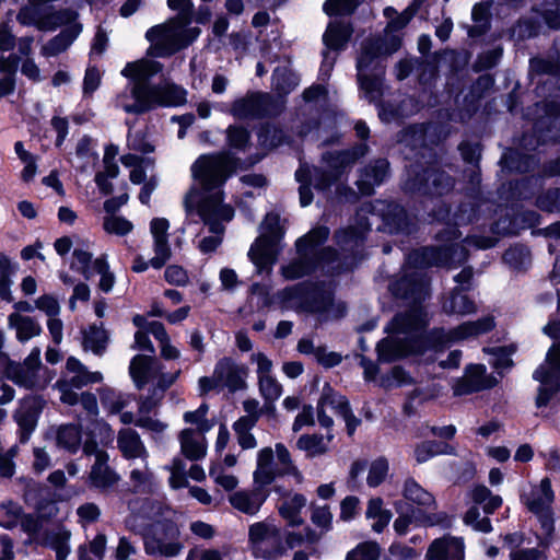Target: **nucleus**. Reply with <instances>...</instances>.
Masks as SVG:
<instances>
[{
	"instance_id": "1",
	"label": "nucleus",
	"mask_w": 560,
	"mask_h": 560,
	"mask_svg": "<svg viewBox=\"0 0 560 560\" xmlns=\"http://www.w3.org/2000/svg\"><path fill=\"white\" fill-rule=\"evenodd\" d=\"M429 314L423 305L410 306L397 313L386 330L390 335L377 343L381 360L393 362L409 355H422L428 351H442L447 340L444 328L429 326Z\"/></svg>"
},
{
	"instance_id": "2",
	"label": "nucleus",
	"mask_w": 560,
	"mask_h": 560,
	"mask_svg": "<svg viewBox=\"0 0 560 560\" xmlns=\"http://www.w3.org/2000/svg\"><path fill=\"white\" fill-rule=\"evenodd\" d=\"M401 40L397 35L368 37L362 40L357 57V80L365 98L375 103L381 100L385 74L384 59L399 49Z\"/></svg>"
},
{
	"instance_id": "3",
	"label": "nucleus",
	"mask_w": 560,
	"mask_h": 560,
	"mask_svg": "<svg viewBox=\"0 0 560 560\" xmlns=\"http://www.w3.org/2000/svg\"><path fill=\"white\" fill-rule=\"evenodd\" d=\"M282 299L288 307L316 314L320 322L341 318L346 313L343 304L334 303V292L324 282H302L285 288Z\"/></svg>"
},
{
	"instance_id": "4",
	"label": "nucleus",
	"mask_w": 560,
	"mask_h": 560,
	"mask_svg": "<svg viewBox=\"0 0 560 560\" xmlns=\"http://www.w3.org/2000/svg\"><path fill=\"white\" fill-rule=\"evenodd\" d=\"M241 160L230 151L200 155L191 165V175L203 190L221 187L240 166Z\"/></svg>"
},
{
	"instance_id": "5",
	"label": "nucleus",
	"mask_w": 560,
	"mask_h": 560,
	"mask_svg": "<svg viewBox=\"0 0 560 560\" xmlns=\"http://www.w3.org/2000/svg\"><path fill=\"white\" fill-rule=\"evenodd\" d=\"M198 214L205 224L209 226V231L214 234L203 237L199 243V249L205 253H212L222 242V235L225 231L223 222L233 219L234 209L223 203L222 191H217L206 196L198 205Z\"/></svg>"
},
{
	"instance_id": "6",
	"label": "nucleus",
	"mask_w": 560,
	"mask_h": 560,
	"mask_svg": "<svg viewBox=\"0 0 560 560\" xmlns=\"http://www.w3.org/2000/svg\"><path fill=\"white\" fill-rule=\"evenodd\" d=\"M162 63L142 59L129 62L121 71L122 75L133 81L131 95L140 101L147 112L160 106V84H150V79L162 70Z\"/></svg>"
},
{
	"instance_id": "7",
	"label": "nucleus",
	"mask_w": 560,
	"mask_h": 560,
	"mask_svg": "<svg viewBox=\"0 0 560 560\" xmlns=\"http://www.w3.org/2000/svg\"><path fill=\"white\" fill-rule=\"evenodd\" d=\"M283 108V103L269 93L249 92L231 104L230 113L237 119H261L278 116Z\"/></svg>"
},
{
	"instance_id": "8",
	"label": "nucleus",
	"mask_w": 560,
	"mask_h": 560,
	"mask_svg": "<svg viewBox=\"0 0 560 560\" xmlns=\"http://www.w3.org/2000/svg\"><path fill=\"white\" fill-rule=\"evenodd\" d=\"M467 248L462 244L425 246L408 254V262L416 268L456 266L465 262Z\"/></svg>"
},
{
	"instance_id": "9",
	"label": "nucleus",
	"mask_w": 560,
	"mask_h": 560,
	"mask_svg": "<svg viewBox=\"0 0 560 560\" xmlns=\"http://www.w3.org/2000/svg\"><path fill=\"white\" fill-rule=\"evenodd\" d=\"M253 555L265 560H276L287 552L281 530L273 524L258 522L249 527Z\"/></svg>"
},
{
	"instance_id": "10",
	"label": "nucleus",
	"mask_w": 560,
	"mask_h": 560,
	"mask_svg": "<svg viewBox=\"0 0 560 560\" xmlns=\"http://www.w3.org/2000/svg\"><path fill=\"white\" fill-rule=\"evenodd\" d=\"M182 25L175 20L151 27L147 34V39L151 43L148 55L152 57H168L178 50L187 47V42L183 39Z\"/></svg>"
},
{
	"instance_id": "11",
	"label": "nucleus",
	"mask_w": 560,
	"mask_h": 560,
	"mask_svg": "<svg viewBox=\"0 0 560 560\" xmlns=\"http://www.w3.org/2000/svg\"><path fill=\"white\" fill-rule=\"evenodd\" d=\"M179 534L177 525L172 521L155 523L143 537L145 552L164 557L177 556L183 549L178 541Z\"/></svg>"
},
{
	"instance_id": "12",
	"label": "nucleus",
	"mask_w": 560,
	"mask_h": 560,
	"mask_svg": "<svg viewBox=\"0 0 560 560\" xmlns=\"http://www.w3.org/2000/svg\"><path fill=\"white\" fill-rule=\"evenodd\" d=\"M533 377L540 383L536 406L545 407L560 390V345L549 349L546 362L534 372Z\"/></svg>"
},
{
	"instance_id": "13",
	"label": "nucleus",
	"mask_w": 560,
	"mask_h": 560,
	"mask_svg": "<svg viewBox=\"0 0 560 560\" xmlns=\"http://www.w3.org/2000/svg\"><path fill=\"white\" fill-rule=\"evenodd\" d=\"M405 275L389 285L392 293L399 299L411 303V306L422 305L429 296V279L422 271L424 268H416L406 260Z\"/></svg>"
},
{
	"instance_id": "14",
	"label": "nucleus",
	"mask_w": 560,
	"mask_h": 560,
	"mask_svg": "<svg viewBox=\"0 0 560 560\" xmlns=\"http://www.w3.org/2000/svg\"><path fill=\"white\" fill-rule=\"evenodd\" d=\"M405 275L389 285L392 293L399 299L411 303V306L422 305L429 296V279L422 271L424 268H416L406 260Z\"/></svg>"
},
{
	"instance_id": "15",
	"label": "nucleus",
	"mask_w": 560,
	"mask_h": 560,
	"mask_svg": "<svg viewBox=\"0 0 560 560\" xmlns=\"http://www.w3.org/2000/svg\"><path fill=\"white\" fill-rule=\"evenodd\" d=\"M471 500L476 504L464 516V522L481 533L491 532V523L488 516L480 517V505L486 514H492L502 505V498L493 494L486 486H476L471 491Z\"/></svg>"
},
{
	"instance_id": "16",
	"label": "nucleus",
	"mask_w": 560,
	"mask_h": 560,
	"mask_svg": "<svg viewBox=\"0 0 560 560\" xmlns=\"http://www.w3.org/2000/svg\"><path fill=\"white\" fill-rule=\"evenodd\" d=\"M454 186L453 178L436 168H427L422 173H416L405 182V189L410 192H417L429 196H442Z\"/></svg>"
},
{
	"instance_id": "17",
	"label": "nucleus",
	"mask_w": 560,
	"mask_h": 560,
	"mask_svg": "<svg viewBox=\"0 0 560 560\" xmlns=\"http://www.w3.org/2000/svg\"><path fill=\"white\" fill-rule=\"evenodd\" d=\"M553 501L555 493L551 489L549 478H544L539 486L534 488L530 494L525 499V505L538 517L547 535H551L555 529L553 512L551 508Z\"/></svg>"
},
{
	"instance_id": "18",
	"label": "nucleus",
	"mask_w": 560,
	"mask_h": 560,
	"mask_svg": "<svg viewBox=\"0 0 560 560\" xmlns=\"http://www.w3.org/2000/svg\"><path fill=\"white\" fill-rule=\"evenodd\" d=\"M268 224V233L259 236L249 249L252 261L259 268L271 265L277 255V243L281 237V231L278 226L279 217L277 214H268L266 217Z\"/></svg>"
},
{
	"instance_id": "19",
	"label": "nucleus",
	"mask_w": 560,
	"mask_h": 560,
	"mask_svg": "<svg viewBox=\"0 0 560 560\" xmlns=\"http://www.w3.org/2000/svg\"><path fill=\"white\" fill-rule=\"evenodd\" d=\"M46 406V400L39 395H28L19 401L14 419L20 428V440L25 442L35 430L39 415Z\"/></svg>"
},
{
	"instance_id": "20",
	"label": "nucleus",
	"mask_w": 560,
	"mask_h": 560,
	"mask_svg": "<svg viewBox=\"0 0 560 560\" xmlns=\"http://www.w3.org/2000/svg\"><path fill=\"white\" fill-rule=\"evenodd\" d=\"M370 230L366 218H361L357 225L348 226L335 232V240L345 255V259L351 257L355 262L361 259L366 232Z\"/></svg>"
},
{
	"instance_id": "21",
	"label": "nucleus",
	"mask_w": 560,
	"mask_h": 560,
	"mask_svg": "<svg viewBox=\"0 0 560 560\" xmlns=\"http://www.w3.org/2000/svg\"><path fill=\"white\" fill-rule=\"evenodd\" d=\"M108 454H101L91 466L86 485L102 495H108L118 488L120 476L108 465Z\"/></svg>"
},
{
	"instance_id": "22",
	"label": "nucleus",
	"mask_w": 560,
	"mask_h": 560,
	"mask_svg": "<svg viewBox=\"0 0 560 560\" xmlns=\"http://www.w3.org/2000/svg\"><path fill=\"white\" fill-rule=\"evenodd\" d=\"M497 380L487 374L482 364H471L466 368L463 377L458 378L453 387L454 395L462 396L493 387Z\"/></svg>"
},
{
	"instance_id": "23",
	"label": "nucleus",
	"mask_w": 560,
	"mask_h": 560,
	"mask_svg": "<svg viewBox=\"0 0 560 560\" xmlns=\"http://www.w3.org/2000/svg\"><path fill=\"white\" fill-rule=\"evenodd\" d=\"M368 153L369 145L366 143H357L347 150L327 151L323 153L322 160L327 164L328 170L340 178L343 173Z\"/></svg>"
},
{
	"instance_id": "24",
	"label": "nucleus",
	"mask_w": 560,
	"mask_h": 560,
	"mask_svg": "<svg viewBox=\"0 0 560 560\" xmlns=\"http://www.w3.org/2000/svg\"><path fill=\"white\" fill-rule=\"evenodd\" d=\"M220 386L228 387L231 393L243 390L247 387L246 377L248 369L237 364L231 358H222L214 368Z\"/></svg>"
},
{
	"instance_id": "25",
	"label": "nucleus",
	"mask_w": 560,
	"mask_h": 560,
	"mask_svg": "<svg viewBox=\"0 0 560 560\" xmlns=\"http://www.w3.org/2000/svg\"><path fill=\"white\" fill-rule=\"evenodd\" d=\"M168 226V221L164 218H155L150 224V230L154 238L155 253V256L150 259V266L155 269L162 268L172 256V250L167 240Z\"/></svg>"
},
{
	"instance_id": "26",
	"label": "nucleus",
	"mask_w": 560,
	"mask_h": 560,
	"mask_svg": "<svg viewBox=\"0 0 560 560\" xmlns=\"http://www.w3.org/2000/svg\"><path fill=\"white\" fill-rule=\"evenodd\" d=\"M389 163L385 159H377L370 162L360 170V177L357 180L359 191L364 196H371L374 187L381 185L388 176Z\"/></svg>"
},
{
	"instance_id": "27",
	"label": "nucleus",
	"mask_w": 560,
	"mask_h": 560,
	"mask_svg": "<svg viewBox=\"0 0 560 560\" xmlns=\"http://www.w3.org/2000/svg\"><path fill=\"white\" fill-rule=\"evenodd\" d=\"M427 560H464V544L462 539L443 536L434 539L428 548Z\"/></svg>"
},
{
	"instance_id": "28",
	"label": "nucleus",
	"mask_w": 560,
	"mask_h": 560,
	"mask_svg": "<svg viewBox=\"0 0 560 560\" xmlns=\"http://www.w3.org/2000/svg\"><path fill=\"white\" fill-rule=\"evenodd\" d=\"M303 241H296L298 257L281 268L282 275L288 280H295L312 273L316 269L315 253L302 247Z\"/></svg>"
},
{
	"instance_id": "29",
	"label": "nucleus",
	"mask_w": 560,
	"mask_h": 560,
	"mask_svg": "<svg viewBox=\"0 0 560 560\" xmlns=\"http://www.w3.org/2000/svg\"><path fill=\"white\" fill-rule=\"evenodd\" d=\"M117 446L122 456L127 459L139 458L145 460L149 456L139 433L130 428L119 430Z\"/></svg>"
},
{
	"instance_id": "30",
	"label": "nucleus",
	"mask_w": 560,
	"mask_h": 560,
	"mask_svg": "<svg viewBox=\"0 0 560 560\" xmlns=\"http://www.w3.org/2000/svg\"><path fill=\"white\" fill-rule=\"evenodd\" d=\"M266 499L267 494L259 487L252 491H236L229 498L234 509L248 515L256 514Z\"/></svg>"
},
{
	"instance_id": "31",
	"label": "nucleus",
	"mask_w": 560,
	"mask_h": 560,
	"mask_svg": "<svg viewBox=\"0 0 560 560\" xmlns=\"http://www.w3.org/2000/svg\"><path fill=\"white\" fill-rule=\"evenodd\" d=\"M352 33L353 28L350 23L332 21L328 24L323 40L327 48L340 50L347 45Z\"/></svg>"
},
{
	"instance_id": "32",
	"label": "nucleus",
	"mask_w": 560,
	"mask_h": 560,
	"mask_svg": "<svg viewBox=\"0 0 560 560\" xmlns=\"http://www.w3.org/2000/svg\"><path fill=\"white\" fill-rule=\"evenodd\" d=\"M81 30V24H71L67 26L42 47V55L45 57H52L65 51L77 38Z\"/></svg>"
},
{
	"instance_id": "33",
	"label": "nucleus",
	"mask_w": 560,
	"mask_h": 560,
	"mask_svg": "<svg viewBox=\"0 0 560 560\" xmlns=\"http://www.w3.org/2000/svg\"><path fill=\"white\" fill-rule=\"evenodd\" d=\"M306 505V498L303 494L295 493L282 500L278 506L280 516L287 521L291 527L301 526L304 523L301 511Z\"/></svg>"
},
{
	"instance_id": "34",
	"label": "nucleus",
	"mask_w": 560,
	"mask_h": 560,
	"mask_svg": "<svg viewBox=\"0 0 560 560\" xmlns=\"http://www.w3.org/2000/svg\"><path fill=\"white\" fill-rule=\"evenodd\" d=\"M4 374L8 380L26 389H33L39 385L38 373L19 362L9 361Z\"/></svg>"
},
{
	"instance_id": "35",
	"label": "nucleus",
	"mask_w": 560,
	"mask_h": 560,
	"mask_svg": "<svg viewBox=\"0 0 560 560\" xmlns=\"http://www.w3.org/2000/svg\"><path fill=\"white\" fill-rule=\"evenodd\" d=\"M82 424L67 423L61 424L56 429V444L58 447L66 450L69 453H75L82 439Z\"/></svg>"
},
{
	"instance_id": "36",
	"label": "nucleus",
	"mask_w": 560,
	"mask_h": 560,
	"mask_svg": "<svg viewBox=\"0 0 560 560\" xmlns=\"http://www.w3.org/2000/svg\"><path fill=\"white\" fill-rule=\"evenodd\" d=\"M155 359L152 355H136L130 363V375L138 389H142L153 376Z\"/></svg>"
},
{
	"instance_id": "37",
	"label": "nucleus",
	"mask_w": 560,
	"mask_h": 560,
	"mask_svg": "<svg viewBox=\"0 0 560 560\" xmlns=\"http://www.w3.org/2000/svg\"><path fill=\"white\" fill-rule=\"evenodd\" d=\"M459 54L454 50H444L442 52H434L429 58H420L415 62L419 69V81L421 83H428L432 79L436 77L438 73V59L440 57L447 58L450 60L456 61L459 58Z\"/></svg>"
},
{
	"instance_id": "38",
	"label": "nucleus",
	"mask_w": 560,
	"mask_h": 560,
	"mask_svg": "<svg viewBox=\"0 0 560 560\" xmlns=\"http://www.w3.org/2000/svg\"><path fill=\"white\" fill-rule=\"evenodd\" d=\"M9 326L16 330V338L20 341H26L42 331L39 324L30 316H23L19 313H12L8 318Z\"/></svg>"
},
{
	"instance_id": "39",
	"label": "nucleus",
	"mask_w": 560,
	"mask_h": 560,
	"mask_svg": "<svg viewBox=\"0 0 560 560\" xmlns=\"http://www.w3.org/2000/svg\"><path fill=\"white\" fill-rule=\"evenodd\" d=\"M192 429H184L179 433L182 454L189 460H198L206 456L207 446L202 441L194 438Z\"/></svg>"
},
{
	"instance_id": "40",
	"label": "nucleus",
	"mask_w": 560,
	"mask_h": 560,
	"mask_svg": "<svg viewBox=\"0 0 560 560\" xmlns=\"http://www.w3.org/2000/svg\"><path fill=\"white\" fill-rule=\"evenodd\" d=\"M341 395L337 394L329 384L323 387L322 396L317 404V419L322 427L330 428L334 423L332 419L326 415V406H330L338 412V401Z\"/></svg>"
},
{
	"instance_id": "41",
	"label": "nucleus",
	"mask_w": 560,
	"mask_h": 560,
	"mask_svg": "<svg viewBox=\"0 0 560 560\" xmlns=\"http://www.w3.org/2000/svg\"><path fill=\"white\" fill-rule=\"evenodd\" d=\"M402 494L406 500L419 506L430 508L435 505L434 497L412 478L405 481Z\"/></svg>"
},
{
	"instance_id": "42",
	"label": "nucleus",
	"mask_w": 560,
	"mask_h": 560,
	"mask_svg": "<svg viewBox=\"0 0 560 560\" xmlns=\"http://www.w3.org/2000/svg\"><path fill=\"white\" fill-rule=\"evenodd\" d=\"M314 259L316 261V268H327L328 272H339L343 268L348 269L353 266V262L350 261L340 262L338 252L330 246L316 250Z\"/></svg>"
},
{
	"instance_id": "43",
	"label": "nucleus",
	"mask_w": 560,
	"mask_h": 560,
	"mask_svg": "<svg viewBox=\"0 0 560 560\" xmlns=\"http://www.w3.org/2000/svg\"><path fill=\"white\" fill-rule=\"evenodd\" d=\"M16 266L10 258L0 252V299L5 302H13L14 298L11 292L13 283L11 277L14 276Z\"/></svg>"
},
{
	"instance_id": "44",
	"label": "nucleus",
	"mask_w": 560,
	"mask_h": 560,
	"mask_svg": "<svg viewBox=\"0 0 560 560\" xmlns=\"http://www.w3.org/2000/svg\"><path fill=\"white\" fill-rule=\"evenodd\" d=\"M443 310L447 314H470L476 311L475 303L460 290L455 289L443 302Z\"/></svg>"
},
{
	"instance_id": "45",
	"label": "nucleus",
	"mask_w": 560,
	"mask_h": 560,
	"mask_svg": "<svg viewBox=\"0 0 560 560\" xmlns=\"http://www.w3.org/2000/svg\"><path fill=\"white\" fill-rule=\"evenodd\" d=\"M365 515L368 518L376 520L372 525L373 530L376 533L383 532L392 518V512L383 509V500L381 498H373L369 501Z\"/></svg>"
},
{
	"instance_id": "46",
	"label": "nucleus",
	"mask_w": 560,
	"mask_h": 560,
	"mask_svg": "<svg viewBox=\"0 0 560 560\" xmlns=\"http://www.w3.org/2000/svg\"><path fill=\"white\" fill-rule=\"evenodd\" d=\"M534 9L552 28H560V0H533Z\"/></svg>"
},
{
	"instance_id": "47",
	"label": "nucleus",
	"mask_w": 560,
	"mask_h": 560,
	"mask_svg": "<svg viewBox=\"0 0 560 560\" xmlns=\"http://www.w3.org/2000/svg\"><path fill=\"white\" fill-rule=\"evenodd\" d=\"M78 19V12L71 9H62L51 14L46 15L37 22V27L40 31L52 30L63 24H74Z\"/></svg>"
},
{
	"instance_id": "48",
	"label": "nucleus",
	"mask_w": 560,
	"mask_h": 560,
	"mask_svg": "<svg viewBox=\"0 0 560 560\" xmlns=\"http://www.w3.org/2000/svg\"><path fill=\"white\" fill-rule=\"evenodd\" d=\"M225 133L226 144L230 149L246 151L250 147V132L245 127L231 125Z\"/></svg>"
},
{
	"instance_id": "49",
	"label": "nucleus",
	"mask_w": 560,
	"mask_h": 560,
	"mask_svg": "<svg viewBox=\"0 0 560 560\" xmlns=\"http://www.w3.org/2000/svg\"><path fill=\"white\" fill-rule=\"evenodd\" d=\"M186 92L176 84H160V106H177L185 102Z\"/></svg>"
},
{
	"instance_id": "50",
	"label": "nucleus",
	"mask_w": 560,
	"mask_h": 560,
	"mask_svg": "<svg viewBox=\"0 0 560 560\" xmlns=\"http://www.w3.org/2000/svg\"><path fill=\"white\" fill-rule=\"evenodd\" d=\"M503 55V48L501 46L493 47L485 50L477 56V59L472 63V70L475 72H481L485 70L492 69L501 60Z\"/></svg>"
},
{
	"instance_id": "51",
	"label": "nucleus",
	"mask_w": 560,
	"mask_h": 560,
	"mask_svg": "<svg viewBox=\"0 0 560 560\" xmlns=\"http://www.w3.org/2000/svg\"><path fill=\"white\" fill-rule=\"evenodd\" d=\"M472 20L477 23L475 26H472L469 30L470 36H480L482 35L489 27V19H490V11L489 5L487 3H477L472 8Z\"/></svg>"
},
{
	"instance_id": "52",
	"label": "nucleus",
	"mask_w": 560,
	"mask_h": 560,
	"mask_svg": "<svg viewBox=\"0 0 560 560\" xmlns=\"http://www.w3.org/2000/svg\"><path fill=\"white\" fill-rule=\"evenodd\" d=\"M71 538V532L67 528H60L54 533L50 538V546L56 551L57 560H66L71 549L69 540Z\"/></svg>"
},
{
	"instance_id": "53",
	"label": "nucleus",
	"mask_w": 560,
	"mask_h": 560,
	"mask_svg": "<svg viewBox=\"0 0 560 560\" xmlns=\"http://www.w3.org/2000/svg\"><path fill=\"white\" fill-rule=\"evenodd\" d=\"M503 260L512 268L522 269L530 264V252L524 246L510 247L503 254Z\"/></svg>"
},
{
	"instance_id": "54",
	"label": "nucleus",
	"mask_w": 560,
	"mask_h": 560,
	"mask_svg": "<svg viewBox=\"0 0 560 560\" xmlns=\"http://www.w3.org/2000/svg\"><path fill=\"white\" fill-rule=\"evenodd\" d=\"M107 339V332L104 329L91 327L85 334L83 347L91 349L95 354H101L106 348Z\"/></svg>"
},
{
	"instance_id": "55",
	"label": "nucleus",
	"mask_w": 560,
	"mask_h": 560,
	"mask_svg": "<svg viewBox=\"0 0 560 560\" xmlns=\"http://www.w3.org/2000/svg\"><path fill=\"white\" fill-rule=\"evenodd\" d=\"M536 205L545 212L560 213V188H550L541 192L537 197Z\"/></svg>"
},
{
	"instance_id": "56",
	"label": "nucleus",
	"mask_w": 560,
	"mask_h": 560,
	"mask_svg": "<svg viewBox=\"0 0 560 560\" xmlns=\"http://www.w3.org/2000/svg\"><path fill=\"white\" fill-rule=\"evenodd\" d=\"M300 450L307 452V455L314 457L327 452L323 436L319 435H302L296 443Z\"/></svg>"
},
{
	"instance_id": "57",
	"label": "nucleus",
	"mask_w": 560,
	"mask_h": 560,
	"mask_svg": "<svg viewBox=\"0 0 560 560\" xmlns=\"http://www.w3.org/2000/svg\"><path fill=\"white\" fill-rule=\"evenodd\" d=\"M398 140L411 148L424 145V128L421 125H412L400 131Z\"/></svg>"
},
{
	"instance_id": "58",
	"label": "nucleus",
	"mask_w": 560,
	"mask_h": 560,
	"mask_svg": "<svg viewBox=\"0 0 560 560\" xmlns=\"http://www.w3.org/2000/svg\"><path fill=\"white\" fill-rule=\"evenodd\" d=\"M93 269L101 275L98 288L104 292H109L115 283V276L109 271L105 256L98 257L93 261Z\"/></svg>"
},
{
	"instance_id": "59",
	"label": "nucleus",
	"mask_w": 560,
	"mask_h": 560,
	"mask_svg": "<svg viewBox=\"0 0 560 560\" xmlns=\"http://www.w3.org/2000/svg\"><path fill=\"white\" fill-rule=\"evenodd\" d=\"M73 257L71 268L80 271L86 280L91 279L94 273L92 254L83 249H74Z\"/></svg>"
},
{
	"instance_id": "60",
	"label": "nucleus",
	"mask_w": 560,
	"mask_h": 560,
	"mask_svg": "<svg viewBox=\"0 0 560 560\" xmlns=\"http://www.w3.org/2000/svg\"><path fill=\"white\" fill-rule=\"evenodd\" d=\"M378 557V545L373 541H366L360 544L355 549L350 551L347 556V560H377Z\"/></svg>"
},
{
	"instance_id": "61",
	"label": "nucleus",
	"mask_w": 560,
	"mask_h": 560,
	"mask_svg": "<svg viewBox=\"0 0 560 560\" xmlns=\"http://www.w3.org/2000/svg\"><path fill=\"white\" fill-rule=\"evenodd\" d=\"M258 384L260 394L270 404L277 400L282 393V386L272 376H261L258 378Z\"/></svg>"
},
{
	"instance_id": "62",
	"label": "nucleus",
	"mask_w": 560,
	"mask_h": 560,
	"mask_svg": "<svg viewBox=\"0 0 560 560\" xmlns=\"http://www.w3.org/2000/svg\"><path fill=\"white\" fill-rule=\"evenodd\" d=\"M329 236V229L326 226H317L310 231L306 235L299 238L298 241L302 242L303 248H308L312 250V253H315L317 249L316 247L324 243Z\"/></svg>"
},
{
	"instance_id": "63",
	"label": "nucleus",
	"mask_w": 560,
	"mask_h": 560,
	"mask_svg": "<svg viewBox=\"0 0 560 560\" xmlns=\"http://www.w3.org/2000/svg\"><path fill=\"white\" fill-rule=\"evenodd\" d=\"M388 472V463L385 458L381 457L375 459L369 469L368 485L370 487H377L381 485Z\"/></svg>"
},
{
	"instance_id": "64",
	"label": "nucleus",
	"mask_w": 560,
	"mask_h": 560,
	"mask_svg": "<svg viewBox=\"0 0 560 560\" xmlns=\"http://www.w3.org/2000/svg\"><path fill=\"white\" fill-rule=\"evenodd\" d=\"M530 73L535 74H560V66L551 59L535 57L529 61Z\"/></svg>"
}]
</instances>
